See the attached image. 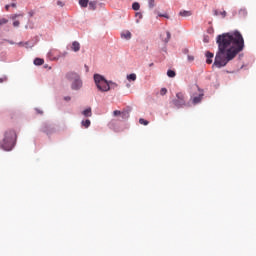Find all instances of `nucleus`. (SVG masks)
<instances>
[{"label": "nucleus", "mask_w": 256, "mask_h": 256, "mask_svg": "<svg viewBox=\"0 0 256 256\" xmlns=\"http://www.w3.org/2000/svg\"><path fill=\"white\" fill-rule=\"evenodd\" d=\"M216 43L218 45V51L215 56L213 67H216L217 69L226 67L227 63L233 61L245 47V40L239 31L218 35Z\"/></svg>", "instance_id": "obj_1"}, {"label": "nucleus", "mask_w": 256, "mask_h": 256, "mask_svg": "<svg viewBox=\"0 0 256 256\" xmlns=\"http://www.w3.org/2000/svg\"><path fill=\"white\" fill-rule=\"evenodd\" d=\"M17 140V133L15 130H7L4 133V139L0 142V147L4 151H11L15 147V141Z\"/></svg>", "instance_id": "obj_2"}, {"label": "nucleus", "mask_w": 256, "mask_h": 256, "mask_svg": "<svg viewBox=\"0 0 256 256\" xmlns=\"http://www.w3.org/2000/svg\"><path fill=\"white\" fill-rule=\"evenodd\" d=\"M94 82L98 90H100L102 93H105L107 91H110L111 85H117L113 82H109L100 74H94Z\"/></svg>", "instance_id": "obj_3"}, {"label": "nucleus", "mask_w": 256, "mask_h": 256, "mask_svg": "<svg viewBox=\"0 0 256 256\" xmlns=\"http://www.w3.org/2000/svg\"><path fill=\"white\" fill-rule=\"evenodd\" d=\"M66 79H68V81H72L71 89H73V91H79V89L83 87V81L76 72H68L66 74Z\"/></svg>", "instance_id": "obj_4"}, {"label": "nucleus", "mask_w": 256, "mask_h": 256, "mask_svg": "<svg viewBox=\"0 0 256 256\" xmlns=\"http://www.w3.org/2000/svg\"><path fill=\"white\" fill-rule=\"evenodd\" d=\"M174 107L177 109H182V107H187V96L183 92L176 93V99L172 100Z\"/></svg>", "instance_id": "obj_5"}, {"label": "nucleus", "mask_w": 256, "mask_h": 256, "mask_svg": "<svg viewBox=\"0 0 256 256\" xmlns=\"http://www.w3.org/2000/svg\"><path fill=\"white\" fill-rule=\"evenodd\" d=\"M40 131L42 133H46V135H51V133H54L55 128H53L50 124L44 123Z\"/></svg>", "instance_id": "obj_6"}, {"label": "nucleus", "mask_w": 256, "mask_h": 256, "mask_svg": "<svg viewBox=\"0 0 256 256\" xmlns=\"http://www.w3.org/2000/svg\"><path fill=\"white\" fill-rule=\"evenodd\" d=\"M213 57H214V54L212 52H206V63L208 65H211V63H213Z\"/></svg>", "instance_id": "obj_7"}, {"label": "nucleus", "mask_w": 256, "mask_h": 256, "mask_svg": "<svg viewBox=\"0 0 256 256\" xmlns=\"http://www.w3.org/2000/svg\"><path fill=\"white\" fill-rule=\"evenodd\" d=\"M80 49H81V44H79V42L77 41H74L72 43L71 50L77 53V51H80Z\"/></svg>", "instance_id": "obj_8"}, {"label": "nucleus", "mask_w": 256, "mask_h": 256, "mask_svg": "<svg viewBox=\"0 0 256 256\" xmlns=\"http://www.w3.org/2000/svg\"><path fill=\"white\" fill-rule=\"evenodd\" d=\"M201 101H203V94H200L199 96H195L192 99L193 105H197V104L201 103Z\"/></svg>", "instance_id": "obj_9"}, {"label": "nucleus", "mask_w": 256, "mask_h": 256, "mask_svg": "<svg viewBox=\"0 0 256 256\" xmlns=\"http://www.w3.org/2000/svg\"><path fill=\"white\" fill-rule=\"evenodd\" d=\"M214 15L216 17H219V15H221L223 17V19H225L227 17V12L225 10H223V11L214 10Z\"/></svg>", "instance_id": "obj_10"}, {"label": "nucleus", "mask_w": 256, "mask_h": 256, "mask_svg": "<svg viewBox=\"0 0 256 256\" xmlns=\"http://www.w3.org/2000/svg\"><path fill=\"white\" fill-rule=\"evenodd\" d=\"M180 17H191L192 13L191 11L182 10L179 12Z\"/></svg>", "instance_id": "obj_11"}, {"label": "nucleus", "mask_w": 256, "mask_h": 256, "mask_svg": "<svg viewBox=\"0 0 256 256\" xmlns=\"http://www.w3.org/2000/svg\"><path fill=\"white\" fill-rule=\"evenodd\" d=\"M82 127H85V129H89V127H91V120L87 119V120H83L81 122Z\"/></svg>", "instance_id": "obj_12"}, {"label": "nucleus", "mask_w": 256, "mask_h": 256, "mask_svg": "<svg viewBox=\"0 0 256 256\" xmlns=\"http://www.w3.org/2000/svg\"><path fill=\"white\" fill-rule=\"evenodd\" d=\"M127 80L128 81H137V74L132 73V74L127 75Z\"/></svg>", "instance_id": "obj_13"}, {"label": "nucleus", "mask_w": 256, "mask_h": 256, "mask_svg": "<svg viewBox=\"0 0 256 256\" xmlns=\"http://www.w3.org/2000/svg\"><path fill=\"white\" fill-rule=\"evenodd\" d=\"M82 114L84 115V117H91L93 115V113L91 112V108H87L82 112Z\"/></svg>", "instance_id": "obj_14"}, {"label": "nucleus", "mask_w": 256, "mask_h": 256, "mask_svg": "<svg viewBox=\"0 0 256 256\" xmlns=\"http://www.w3.org/2000/svg\"><path fill=\"white\" fill-rule=\"evenodd\" d=\"M239 17H245L247 15V9L242 8L238 12Z\"/></svg>", "instance_id": "obj_15"}, {"label": "nucleus", "mask_w": 256, "mask_h": 256, "mask_svg": "<svg viewBox=\"0 0 256 256\" xmlns=\"http://www.w3.org/2000/svg\"><path fill=\"white\" fill-rule=\"evenodd\" d=\"M121 37H123L124 39H127V40L131 39V32L126 31L121 34Z\"/></svg>", "instance_id": "obj_16"}, {"label": "nucleus", "mask_w": 256, "mask_h": 256, "mask_svg": "<svg viewBox=\"0 0 256 256\" xmlns=\"http://www.w3.org/2000/svg\"><path fill=\"white\" fill-rule=\"evenodd\" d=\"M132 9H133L134 11H139V9H141V5H139L138 2H134V3L132 4Z\"/></svg>", "instance_id": "obj_17"}, {"label": "nucleus", "mask_w": 256, "mask_h": 256, "mask_svg": "<svg viewBox=\"0 0 256 256\" xmlns=\"http://www.w3.org/2000/svg\"><path fill=\"white\" fill-rule=\"evenodd\" d=\"M43 63H45V60H43L41 58H36L34 60V65H43Z\"/></svg>", "instance_id": "obj_18"}, {"label": "nucleus", "mask_w": 256, "mask_h": 256, "mask_svg": "<svg viewBox=\"0 0 256 256\" xmlns=\"http://www.w3.org/2000/svg\"><path fill=\"white\" fill-rule=\"evenodd\" d=\"M79 5L81 7H87V5H89V0H79Z\"/></svg>", "instance_id": "obj_19"}, {"label": "nucleus", "mask_w": 256, "mask_h": 256, "mask_svg": "<svg viewBox=\"0 0 256 256\" xmlns=\"http://www.w3.org/2000/svg\"><path fill=\"white\" fill-rule=\"evenodd\" d=\"M18 17H23V14H12L10 19H12V21H16Z\"/></svg>", "instance_id": "obj_20"}, {"label": "nucleus", "mask_w": 256, "mask_h": 256, "mask_svg": "<svg viewBox=\"0 0 256 256\" xmlns=\"http://www.w3.org/2000/svg\"><path fill=\"white\" fill-rule=\"evenodd\" d=\"M167 37L164 39V43H169L171 40V32L167 31L166 32Z\"/></svg>", "instance_id": "obj_21"}, {"label": "nucleus", "mask_w": 256, "mask_h": 256, "mask_svg": "<svg viewBox=\"0 0 256 256\" xmlns=\"http://www.w3.org/2000/svg\"><path fill=\"white\" fill-rule=\"evenodd\" d=\"M120 116H122V119H129V112L124 111L120 114Z\"/></svg>", "instance_id": "obj_22"}, {"label": "nucleus", "mask_w": 256, "mask_h": 256, "mask_svg": "<svg viewBox=\"0 0 256 256\" xmlns=\"http://www.w3.org/2000/svg\"><path fill=\"white\" fill-rule=\"evenodd\" d=\"M7 23H9V20L7 18L0 19V27L1 25H7Z\"/></svg>", "instance_id": "obj_23"}, {"label": "nucleus", "mask_w": 256, "mask_h": 256, "mask_svg": "<svg viewBox=\"0 0 256 256\" xmlns=\"http://www.w3.org/2000/svg\"><path fill=\"white\" fill-rule=\"evenodd\" d=\"M139 123H140V125H149V121H147V120H145V119H143V118H140L139 119Z\"/></svg>", "instance_id": "obj_24"}, {"label": "nucleus", "mask_w": 256, "mask_h": 256, "mask_svg": "<svg viewBox=\"0 0 256 256\" xmlns=\"http://www.w3.org/2000/svg\"><path fill=\"white\" fill-rule=\"evenodd\" d=\"M96 5H97V2H95V1L89 2V7H91V9H92L93 11H95Z\"/></svg>", "instance_id": "obj_25"}, {"label": "nucleus", "mask_w": 256, "mask_h": 256, "mask_svg": "<svg viewBox=\"0 0 256 256\" xmlns=\"http://www.w3.org/2000/svg\"><path fill=\"white\" fill-rule=\"evenodd\" d=\"M167 75H168L169 77L173 78V77H175L176 73H175V71H173V70H168V71H167Z\"/></svg>", "instance_id": "obj_26"}, {"label": "nucleus", "mask_w": 256, "mask_h": 256, "mask_svg": "<svg viewBox=\"0 0 256 256\" xmlns=\"http://www.w3.org/2000/svg\"><path fill=\"white\" fill-rule=\"evenodd\" d=\"M148 5L150 9H153V7H155V0H149Z\"/></svg>", "instance_id": "obj_27"}, {"label": "nucleus", "mask_w": 256, "mask_h": 256, "mask_svg": "<svg viewBox=\"0 0 256 256\" xmlns=\"http://www.w3.org/2000/svg\"><path fill=\"white\" fill-rule=\"evenodd\" d=\"M160 95L162 96L167 95V88H161Z\"/></svg>", "instance_id": "obj_28"}, {"label": "nucleus", "mask_w": 256, "mask_h": 256, "mask_svg": "<svg viewBox=\"0 0 256 256\" xmlns=\"http://www.w3.org/2000/svg\"><path fill=\"white\" fill-rule=\"evenodd\" d=\"M121 111H119V110H115L114 112H113V115H114V117H119V115L121 116Z\"/></svg>", "instance_id": "obj_29"}, {"label": "nucleus", "mask_w": 256, "mask_h": 256, "mask_svg": "<svg viewBox=\"0 0 256 256\" xmlns=\"http://www.w3.org/2000/svg\"><path fill=\"white\" fill-rule=\"evenodd\" d=\"M7 76H2V77H0V83H5V82H7Z\"/></svg>", "instance_id": "obj_30"}, {"label": "nucleus", "mask_w": 256, "mask_h": 256, "mask_svg": "<svg viewBox=\"0 0 256 256\" xmlns=\"http://www.w3.org/2000/svg\"><path fill=\"white\" fill-rule=\"evenodd\" d=\"M188 61H189V63H193V61H195V57L188 55Z\"/></svg>", "instance_id": "obj_31"}, {"label": "nucleus", "mask_w": 256, "mask_h": 256, "mask_svg": "<svg viewBox=\"0 0 256 256\" xmlns=\"http://www.w3.org/2000/svg\"><path fill=\"white\" fill-rule=\"evenodd\" d=\"M19 25H21V23L19 22V20H15L13 22V27H19Z\"/></svg>", "instance_id": "obj_32"}, {"label": "nucleus", "mask_w": 256, "mask_h": 256, "mask_svg": "<svg viewBox=\"0 0 256 256\" xmlns=\"http://www.w3.org/2000/svg\"><path fill=\"white\" fill-rule=\"evenodd\" d=\"M158 17H165L166 19H169V16H167V14H159Z\"/></svg>", "instance_id": "obj_33"}, {"label": "nucleus", "mask_w": 256, "mask_h": 256, "mask_svg": "<svg viewBox=\"0 0 256 256\" xmlns=\"http://www.w3.org/2000/svg\"><path fill=\"white\" fill-rule=\"evenodd\" d=\"M57 5H59L60 7H63L64 4H63V2L58 1V2H57Z\"/></svg>", "instance_id": "obj_34"}, {"label": "nucleus", "mask_w": 256, "mask_h": 256, "mask_svg": "<svg viewBox=\"0 0 256 256\" xmlns=\"http://www.w3.org/2000/svg\"><path fill=\"white\" fill-rule=\"evenodd\" d=\"M10 7H11V5L7 4V5L5 6L6 11H9Z\"/></svg>", "instance_id": "obj_35"}, {"label": "nucleus", "mask_w": 256, "mask_h": 256, "mask_svg": "<svg viewBox=\"0 0 256 256\" xmlns=\"http://www.w3.org/2000/svg\"><path fill=\"white\" fill-rule=\"evenodd\" d=\"M64 99H65V101H71V97H69V96L65 97Z\"/></svg>", "instance_id": "obj_36"}, {"label": "nucleus", "mask_w": 256, "mask_h": 256, "mask_svg": "<svg viewBox=\"0 0 256 256\" xmlns=\"http://www.w3.org/2000/svg\"><path fill=\"white\" fill-rule=\"evenodd\" d=\"M37 113H39L40 115H43V111L36 109Z\"/></svg>", "instance_id": "obj_37"}, {"label": "nucleus", "mask_w": 256, "mask_h": 256, "mask_svg": "<svg viewBox=\"0 0 256 256\" xmlns=\"http://www.w3.org/2000/svg\"><path fill=\"white\" fill-rule=\"evenodd\" d=\"M10 7H17V4L16 3H12L11 5H10Z\"/></svg>", "instance_id": "obj_38"}, {"label": "nucleus", "mask_w": 256, "mask_h": 256, "mask_svg": "<svg viewBox=\"0 0 256 256\" xmlns=\"http://www.w3.org/2000/svg\"><path fill=\"white\" fill-rule=\"evenodd\" d=\"M86 72H89V66L85 65Z\"/></svg>", "instance_id": "obj_39"}, {"label": "nucleus", "mask_w": 256, "mask_h": 256, "mask_svg": "<svg viewBox=\"0 0 256 256\" xmlns=\"http://www.w3.org/2000/svg\"><path fill=\"white\" fill-rule=\"evenodd\" d=\"M136 15H138V17L140 18L142 17L141 13H136Z\"/></svg>", "instance_id": "obj_40"}, {"label": "nucleus", "mask_w": 256, "mask_h": 256, "mask_svg": "<svg viewBox=\"0 0 256 256\" xmlns=\"http://www.w3.org/2000/svg\"><path fill=\"white\" fill-rule=\"evenodd\" d=\"M149 67H153V63L149 64Z\"/></svg>", "instance_id": "obj_41"}, {"label": "nucleus", "mask_w": 256, "mask_h": 256, "mask_svg": "<svg viewBox=\"0 0 256 256\" xmlns=\"http://www.w3.org/2000/svg\"><path fill=\"white\" fill-rule=\"evenodd\" d=\"M25 45H29V42H26Z\"/></svg>", "instance_id": "obj_42"}]
</instances>
